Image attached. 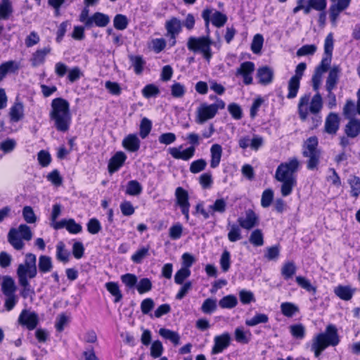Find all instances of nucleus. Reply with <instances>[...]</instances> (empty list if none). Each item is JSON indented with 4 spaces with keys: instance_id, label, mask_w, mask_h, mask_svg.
<instances>
[{
    "instance_id": "obj_51",
    "label": "nucleus",
    "mask_w": 360,
    "mask_h": 360,
    "mask_svg": "<svg viewBox=\"0 0 360 360\" xmlns=\"http://www.w3.org/2000/svg\"><path fill=\"white\" fill-rule=\"evenodd\" d=\"M151 129H152L151 121L146 117L143 118L141 120V124H140V129H139L140 136L143 139H146L150 134Z\"/></svg>"
},
{
    "instance_id": "obj_23",
    "label": "nucleus",
    "mask_w": 360,
    "mask_h": 360,
    "mask_svg": "<svg viewBox=\"0 0 360 360\" xmlns=\"http://www.w3.org/2000/svg\"><path fill=\"white\" fill-rule=\"evenodd\" d=\"M51 49L50 46L37 49L32 55V58L30 59L32 65L33 67H37L43 64L45 61L46 56L51 52Z\"/></svg>"
},
{
    "instance_id": "obj_61",
    "label": "nucleus",
    "mask_w": 360,
    "mask_h": 360,
    "mask_svg": "<svg viewBox=\"0 0 360 360\" xmlns=\"http://www.w3.org/2000/svg\"><path fill=\"white\" fill-rule=\"evenodd\" d=\"M290 332L291 335L297 339H302L305 335V328L301 324H294L290 326Z\"/></svg>"
},
{
    "instance_id": "obj_3",
    "label": "nucleus",
    "mask_w": 360,
    "mask_h": 360,
    "mask_svg": "<svg viewBox=\"0 0 360 360\" xmlns=\"http://www.w3.org/2000/svg\"><path fill=\"white\" fill-rule=\"evenodd\" d=\"M339 342L337 328L333 325H329L324 333L314 337L311 350L314 352L315 356L318 357L328 346H336Z\"/></svg>"
},
{
    "instance_id": "obj_2",
    "label": "nucleus",
    "mask_w": 360,
    "mask_h": 360,
    "mask_svg": "<svg viewBox=\"0 0 360 360\" xmlns=\"http://www.w3.org/2000/svg\"><path fill=\"white\" fill-rule=\"evenodd\" d=\"M50 117L54 121V125L58 131H67L71 123L69 103L62 98H54L51 102Z\"/></svg>"
},
{
    "instance_id": "obj_34",
    "label": "nucleus",
    "mask_w": 360,
    "mask_h": 360,
    "mask_svg": "<svg viewBox=\"0 0 360 360\" xmlns=\"http://www.w3.org/2000/svg\"><path fill=\"white\" fill-rule=\"evenodd\" d=\"M209 206L210 210H211L212 216L214 217L215 213L222 214L226 211L227 202L224 198H220L216 199L213 204Z\"/></svg>"
},
{
    "instance_id": "obj_10",
    "label": "nucleus",
    "mask_w": 360,
    "mask_h": 360,
    "mask_svg": "<svg viewBox=\"0 0 360 360\" xmlns=\"http://www.w3.org/2000/svg\"><path fill=\"white\" fill-rule=\"evenodd\" d=\"M300 162L296 158H292L288 161L278 165L276 170L275 179L277 181L296 180V172L300 167Z\"/></svg>"
},
{
    "instance_id": "obj_14",
    "label": "nucleus",
    "mask_w": 360,
    "mask_h": 360,
    "mask_svg": "<svg viewBox=\"0 0 360 360\" xmlns=\"http://www.w3.org/2000/svg\"><path fill=\"white\" fill-rule=\"evenodd\" d=\"M18 323L28 330H34L39 323L38 314L30 310L23 309L19 315Z\"/></svg>"
},
{
    "instance_id": "obj_43",
    "label": "nucleus",
    "mask_w": 360,
    "mask_h": 360,
    "mask_svg": "<svg viewBox=\"0 0 360 360\" xmlns=\"http://www.w3.org/2000/svg\"><path fill=\"white\" fill-rule=\"evenodd\" d=\"M347 182L351 188V195L357 198L360 195V178L357 176H351Z\"/></svg>"
},
{
    "instance_id": "obj_39",
    "label": "nucleus",
    "mask_w": 360,
    "mask_h": 360,
    "mask_svg": "<svg viewBox=\"0 0 360 360\" xmlns=\"http://www.w3.org/2000/svg\"><path fill=\"white\" fill-rule=\"evenodd\" d=\"M150 246H142L139 248L131 257V261L135 264L142 263L144 258L149 255Z\"/></svg>"
},
{
    "instance_id": "obj_45",
    "label": "nucleus",
    "mask_w": 360,
    "mask_h": 360,
    "mask_svg": "<svg viewBox=\"0 0 360 360\" xmlns=\"http://www.w3.org/2000/svg\"><path fill=\"white\" fill-rule=\"evenodd\" d=\"M238 304L237 297L233 295H229L222 297L219 305L222 309H232Z\"/></svg>"
},
{
    "instance_id": "obj_11",
    "label": "nucleus",
    "mask_w": 360,
    "mask_h": 360,
    "mask_svg": "<svg viewBox=\"0 0 360 360\" xmlns=\"http://www.w3.org/2000/svg\"><path fill=\"white\" fill-rule=\"evenodd\" d=\"M259 215L252 209L246 210L244 214L237 219V223L240 226L248 231L259 226Z\"/></svg>"
},
{
    "instance_id": "obj_5",
    "label": "nucleus",
    "mask_w": 360,
    "mask_h": 360,
    "mask_svg": "<svg viewBox=\"0 0 360 360\" xmlns=\"http://www.w3.org/2000/svg\"><path fill=\"white\" fill-rule=\"evenodd\" d=\"M213 41L209 36L190 37L187 41V48L193 53H201L203 58L210 62L212 57L211 46Z\"/></svg>"
},
{
    "instance_id": "obj_44",
    "label": "nucleus",
    "mask_w": 360,
    "mask_h": 360,
    "mask_svg": "<svg viewBox=\"0 0 360 360\" xmlns=\"http://www.w3.org/2000/svg\"><path fill=\"white\" fill-rule=\"evenodd\" d=\"M300 81L297 78L291 77L288 82V93L287 98L289 99L294 98L297 96L298 90L300 89Z\"/></svg>"
},
{
    "instance_id": "obj_56",
    "label": "nucleus",
    "mask_w": 360,
    "mask_h": 360,
    "mask_svg": "<svg viewBox=\"0 0 360 360\" xmlns=\"http://www.w3.org/2000/svg\"><path fill=\"white\" fill-rule=\"evenodd\" d=\"M166 44L164 38H155L151 40L150 47L155 53H159L165 49Z\"/></svg>"
},
{
    "instance_id": "obj_27",
    "label": "nucleus",
    "mask_w": 360,
    "mask_h": 360,
    "mask_svg": "<svg viewBox=\"0 0 360 360\" xmlns=\"http://www.w3.org/2000/svg\"><path fill=\"white\" fill-rule=\"evenodd\" d=\"M10 120L12 122H18L24 117V105L21 102L16 101L9 111Z\"/></svg>"
},
{
    "instance_id": "obj_37",
    "label": "nucleus",
    "mask_w": 360,
    "mask_h": 360,
    "mask_svg": "<svg viewBox=\"0 0 360 360\" xmlns=\"http://www.w3.org/2000/svg\"><path fill=\"white\" fill-rule=\"evenodd\" d=\"M297 267L292 261L286 262L283 264L281 269L282 276L285 280H289L296 273Z\"/></svg>"
},
{
    "instance_id": "obj_54",
    "label": "nucleus",
    "mask_w": 360,
    "mask_h": 360,
    "mask_svg": "<svg viewBox=\"0 0 360 360\" xmlns=\"http://www.w3.org/2000/svg\"><path fill=\"white\" fill-rule=\"evenodd\" d=\"M141 93L145 98H150L151 97L157 96L160 94V89L156 85L149 84L143 87Z\"/></svg>"
},
{
    "instance_id": "obj_33",
    "label": "nucleus",
    "mask_w": 360,
    "mask_h": 360,
    "mask_svg": "<svg viewBox=\"0 0 360 360\" xmlns=\"http://www.w3.org/2000/svg\"><path fill=\"white\" fill-rule=\"evenodd\" d=\"M335 294L343 300H349L352 299L354 290L347 285H338L334 290Z\"/></svg>"
},
{
    "instance_id": "obj_30",
    "label": "nucleus",
    "mask_w": 360,
    "mask_h": 360,
    "mask_svg": "<svg viewBox=\"0 0 360 360\" xmlns=\"http://www.w3.org/2000/svg\"><path fill=\"white\" fill-rule=\"evenodd\" d=\"M345 133L348 137H356L360 134V120L351 119L345 127Z\"/></svg>"
},
{
    "instance_id": "obj_46",
    "label": "nucleus",
    "mask_w": 360,
    "mask_h": 360,
    "mask_svg": "<svg viewBox=\"0 0 360 360\" xmlns=\"http://www.w3.org/2000/svg\"><path fill=\"white\" fill-rule=\"evenodd\" d=\"M281 310L285 316L292 317L299 311V308L295 304L286 302L281 304Z\"/></svg>"
},
{
    "instance_id": "obj_15",
    "label": "nucleus",
    "mask_w": 360,
    "mask_h": 360,
    "mask_svg": "<svg viewBox=\"0 0 360 360\" xmlns=\"http://www.w3.org/2000/svg\"><path fill=\"white\" fill-rule=\"evenodd\" d=\"M231 341V336L229 333H224L220 335H217L214 338V345L212 347V354H217L221 353L226 349Z\"/></svg>"
},
{
    "instance_id": "obj_20",
    "label": "nucleus",
    "mask_w": 360,
    "mask_h": 360,
    "mask_svg": "<svg viewBox=\"0 0 360 360\" xmlns=\"http://www.w3.org/2000/svg\"><path fill=\"white\" fill-rule=\"evenodd\" d=\"M257 77L259 83L262 85L271 84L274 79V70L268 66H262L257 69Z\"/></svg>"
},
{
    "instance_id": "obj_21",
    "label": "nucleus",
    "mask_w": 360,
    "mask_h": 360,
    "mask_svg": "<svg viewBox=\"0 0 360 360\" xmlns=\"http://www.w3.org/2000/svg\"><path fill=\"white\" fill-rule=\"evenodd\" d=\"M340 118L338 114L330 112L327 116L325 122V131L330 134H335L339 129Z\"/></svg>"
},
{
    "instance_id": "obj_36",
    "label": "nucleus",
    "mask_w": 360,
    "mask_h": 360,
    "mask_svg": "<svg viewBox=\"0 0 360 360\" xmlns=\"http://www.w3.org/2000/svg\"><path fill=\"white\" fill-rule=\"evenodd\" d=\"M38 268L41 274L50 272L53 269L51 258L46 255H41L39 257Z\"/></svg>"
},
{
    "instance_id": "obj_17",
    "label": "nucleus",
    "mask_w": 360,
    "mask_h": 360,
    "mask_svg": "<svg viewBox=\"0 0 360 360\" xmlns=\"http://www.w3.org/2000/svg\"><path fill=\"white\" fill-rule=\"evenodd\" d=\"M122 145L127 151L135 153L140 148L141 141L137 134H129L124 138Z\"/></svg>"
},
{
    "instance_id": "obj_13",
    "label": "nucleus",
    "mask_w": 360,
    "mask_h": 360,
    "mask_svg": "<svg viewBox=\"0 0 360 360\" xmlns=\"http://www.w3.org/2000/svg\"><path fill=\"white\" fill-rule=\"evenodd\" d=\"M202 18L205 20V25L207 27L210 21L211 20L213 25L217 27H221L227 21V17L219 11H214L212 13V11L210 9H205L202 13Z\"/></svg>"
},
{
    "instance_id": "obj_41",
    "label": "nucleus",
    "mask_w": 360,
    "mask_h": 360,
    "mask_svg": "<svg viewBox=\"0 0 360 360\" xmlns=\"http://www.w3.org/2000/svg\"><path fill=\"white\" fill-rule=\"evenodd\" d=\"M143 191L142 186L136 180H131L127 183L125 193L129 195H139Z\"/></svg>"
},
{
    "instance_id": "obj_1",
    "label": "nucleus",
    "mask_w": 360,
    "mask_h": 360,
    "mask_svg": "<svg viewBox=\"0 0 360 360\" xmlns=\"http://www.w3.org/2000/svg\"><path fill=\"white\" fill-rule=\"evenodd\" d=\"M323 108V99L320 92L316 93L312 98L310 94L301 96L298 103L297 110L301 120L305 121L309 115H314L312 118L314 127L319 126L322 121L320 112Z\"/></svg>"
},
{
    "instance_id": "obj_50",
    "label": "nucleus",
    "mask_w": 360,
    "mask_h": 360,
    "mask_svg": "<svg viewBox=\"0 0 360 360\" xmlns=\"http://www.w3.org/2000/svg\"><path fill=\"white\" fill-rule=\"evenodd\" d=\"M129 25L127 17L122 14H117L113 19V25L116 30H124Z\"/></svg>"
},
{
    "instance_id": "obj_53",
    "label": "nucleus",
    "mask_w": 360,
    "mask_h": 360,
    "mask_svg": "<svg viewBox=\"0 0 360 360\" xmlns=\"http://www.w3.org/2000/svg\"><path fill=\"white\" fill-rule=\"evenodd\" d=\"M186 92V86L180 82H175L171 86V94L174 98H182Z\"/></svg>"
},
{
    "instance_id": "obj_48",
    "label": "nucleus",
    "mask_w": 360,
    "mask_h": 360,
    "mask_svg": "<svg viewBox=\"0 0 360 360\" xmlns=\"http://www.w3.org/2000/svg\"><path fill=\"white\" fill-rule=\"evenodd\" d=\"M269 321V317L265 314L257 313L252 318L246 319L245 324L248 326H255L259 323H266Z\"/></svg>"
},
{
    "instance_id": "obj_8",
    "label": "nucleus",
    "mask_w": 360,
    "mask_h": 360,
    "mask_svg": "<svg viewBox=\"0 0 360 360\" xmlns=\"http://www.w3.org/2000/svg\"><path fill=\"white\" fill-rule=\"evenodd\" d=\"M32 238L30 228L26 224H20L17 229L12 228L8 233V241L17 250L24 248L22 240L29 241Z\"/></svg>"
},
{
    "instance_id": "obj_19",
    "label": "nucleus",
    "mask_w": 360,
    "mask_h": 360,
    "mask_svg": "<svg viewBox=\"0 0 360 360\" xmlns=\"http://www.w3.org/2000/svg\"><path fill=\"white\" fill-rule=\"evenodd\" d=\"M130 66L136 75H141L146 66V60L141 55L130 54L128 56Z\"/></svg>"
},
{
    "instance_id": "obj_12",
    "label": "nucleus",
    "mask_w": 360,
    "mask_h": 360,
    "mask_svg": "<svg viewBox=\"0 0 360 360\" xmlns=\"http://www.w3.org/2000/svg\"><path fill=\"white\" fill-rule=\"evenodd\" d=\"M255 70V65L253 62L245 61L242 63L236 69V76L241 77L244 84L250 85L252 84L253 82L252 75Z\"/></svg>"
},
{
    "instance_id": "obj_6",
    "label": "nucleus",
    "mask_w": 360,
    "mask_h": 360,
    "mask_svg": "<svg viewBox=\"0 0 360 360\" xmlns=\"http://www.w3.org/2000/svg\"><path fill=\"white\" fill-rule=\"evenodd\" d=\"M225 106L226 104L223 100H217V103L211 104L206 102L201 103L196 109L195 122L202 124L213 119L219 110L224 109Z\"/></svg>"
},
{
    "instance_id": "obj_58",
    "label": "nucleus",
    "mask_w": 360,
    "mask_h": 360,
    "mask_svg": "<svg viewBox=\"0 0 360 360\" xmlns=\"http://www.w3.org/2000/svg\"><path fill=\"white\" fill-rule=\"evenodd\" d=\"M207 162L204 159H198L193 161L189 167V170L193 174H198L206 168Z\"/></svg>"
},
{
    "instance_id": "obj_55",
    "label": "nucleus",
    "mask_w": 360,
    "mask_h": 360,
    "mask_svg": "<svg viewBox=\"0 0 360 360\" xmlns=\"http://www.w3.org/2000/svg\"><path fill=\"white\" fill-rule=\"evenodd\" d=\"M274 199V191L271 188L264 190L262 194L261 206L264 208L269 207Z\"/></svg>"
},
{
    "instance_id": "obj_31",
    "label": "nucleus",
    "mask_w": 360,
    "mask_h": 360,
    "mask_svg": "<svg viewBox=\"0 0 360 360\" xmlns=\"http://www.w3.org/2000/svg\"><path fill=\"white\" fill-rule=\"evenodd\" d=\"M110 17L105 13L96 12L91 16V27L94 24L99 27H104L110 22Z\"/></svg>"
},
{
    "instance_id": "obj_18",
    "label": "nucleus",
    "mask_w": 360,
    "mask_h": 360,
    "mask_svg": "<svg viewBox=\"0 0 360 360\" xmlns=\"http://www.w3.org/2000/svg\"><path fill=\"white\" fill-rule=\"evenodd\" d=\"M127 160L126 154L122 151H118L110 159L108 169L110 174L118 171Z\"/></svg>"
},
{
    "instance_id": "obj_40",
    "label": "nucleus",
    "mask_w": 360,
    "mask_h": 360,
    "mask_svg": "<svg viewBox=\"0 0 360 360\" xmlns=\"http://www.w3.org/2000/svg\"><path fill=\"white\" fill-rule=\"evenodd\" d=\"M105 286L107 290L115 297V302H119L122 299V294L117 283L108 282L105 284Z\"/></svg>"
},
{
    "instance_id": "obj_32",
    "label": "nucleus",
    "mask_w": 360,
    "mask_h": 360,
    "mask_svg": "<svg viewBox=\"0 0 360 360\" xmlns=\"http://www.w3.org/2000/svg\"><path fill=\"white\" fill-rule=\"evenodd\" d=\"M235 340L240 344H248L251 340V332L249 330H245L243 327H238L234 331Z\"/></svg>"
},
{
    "instance_id": "obj_25",
    "label": "nucleus",
    "mask_w": 360,
    "mask_h": 360,
    "mask_svg": "<svg viewBox=\"0 0 360 360\" xmlns=\"http://www.w3.org/2000/svg\"><path fill=\"white\" fill-rule=\"evenodd\" d=\"M165 27L167 31L166 34L179 35L182 30V24L179 18L172 17L165 22Z\"/></svg>"
},
{
    "instance_id": "obj_28",
    "label": "nucleus",
    "mask_w": 360,
    "mask_h": 360,
    "mask_svg": "<svg viewBox=\"0 0 360 360\" xmlns=\"http://www.w3.org/2000/svg\"><path fill=\"white\" fill-rule=\"evenodd\" d=\"M227 228L229 229L227 238L230 242L234 243L243 238L242 227L238 223H229Z\"/></svg>"
},
{
    "instance_id": "obj_9",
    "label": "nucleus",
    "mask_w": 360,
    "mask_h": 360,
    "mask_svg": "<svg viewBox=\"0 0 360 360\" xmlns=\"http://www.w3.org/2000/svg\"><path fill=\"white\" fill-rule=\"evenodd\" d=\"M318 139L315 136L309 137L303 146V156L308 158L307 167L309 170L317 168L319 162L321 153L317 148Z\"/></svg>"
},
{
    "instance_id": "obj_52",
    "label": "nucleus",
    "mask_w": 360,
    "mask_h": 360,
    "mask_svg": "<svg viewBox=\"0 0 360 360\" xmlns=\"http://www.w3.org/2000/svg\"><path fill=\"white\" fill-rule=\"evenodd\" d=\"M281 182V192L283 197L290 195L292 193L293 187L296 185V180L278 181Z\"/></svg>"
},
{
    "instance_id": "obj_22",
    "label": "nucleus",
    "mask_w": 360,
    "mask_h": 360,
    "mask_svg": "<svg viewBox=\"0 0 360 360\" xmlns=\"http://www.w3.org/2000/svg\"><path fill=\"white\" fill-rule=\"evenodd\" d=\"M340 71L339 66H333L330 68L326 82V91L333 90L336 87Z\"/></svg>"
},
{
    "instance_id": "obj_42",
    "label": "nucleus",
    "mask_w": 360,
    "mask_h": 360,
    "mask_svg": "<svg viewBox=\"0 0 360 360\" xmlns=\"http://www.w3.org/2000/svg\"><path fill=\"white\" fill-rule=\"evenodd\" d=\"M0 19L7 20L13 13V7L10 0H1Z\"/></svg>"
},
{
    "instance_id": "obj_60",
    "label": "nucleus",
    "mask_w": 360,
    "mask_h": 360,
    "mask_svg": "<svg viewBox=\"0 0 360 360\" xmlns=\"http://www.w3.org/2000/svg\"><path fill=\"white\" fill-rule=\"evenodd\" d=\"M69 252L65 249V244L59 242L56 245V257L58 260L67 262L69 259Z\"/></svg>"
},
{
    "instance_id": "obj_26",
    "label": "nucleus",
    "mask_w": 360,
    "mask_h": 360,
    "mask_svg": "<svg viewBox=\"0 0 360 360\" xmlns=\"http://www.w3.org/2000/svg\"><path fill=\"white\" fill-rule=\"evenodd\" d=\"M176 205L180 209L190 207L189 196L187 191L182 187H177L175 190Z\"/></svg>"
},
{
    "instance_id": "obj_38",
    "label": "nucleus",
    "mask_w": 360,
    "mask_h": 360,
    "mask_svg": "<svg viewBox=\"0 0 360 360\" xmlns=\"http://www.w3.org/2000/svg\"><path fill=\"white\" fill-rule=\"evenodd\" d=\"M1 289L4 295L15 294L16 287L15 285L14 280L8 276H6L3 278L1 283Z\"/></svg>"
},
{
    "instance_id": "obj_64",
    "label": "nucleus",
    "mask_w": 360,
    "mask_h": 360,
    "mask_svg": "<svg viewBox=\"0 0 360 360\" xmlns=\"http://www.w3.org/2000/svg\"><path fill=\"white\" fill-rule=\"evenodd\" d=\"M182 233L183 226L179 222L173 224L169 229V236L172 240L179 239L182 236Z\"/></svg>"
},
{
    "instance_id": "obj_16",
    "label": "nucleus",
    "mask_w": 360,
    "mask_h": 360,
    "mask_svg": "<svg viewBox=\"0 0 360 360\" xmlns=\"http://www.w3.org/2000/svg\"><path fill=\"white\" fill-rule=\"evenodd\" d=\"M335 4L330 8V18L333 22H335L340 13L345 10L350 4L351 0H330Z\"/></svg>"
},
{
    "instance_id": "obj_24",
    "label": "nucleus",
    "mask_w": 360,
    "mask_h": 360,
    "mask_svg": "<svg viewBox=\"0 0 360 360\" xmlns=\"http://www.w3.org/2000/svg\"><path fill=\"white\" fill-rule=\"evenodd\" d=\"M223 149L221 145L218 143L213 144L210 148V167L217 168L221 162Z\"/></svg>"
},
{
    "instance_id": "obj_59",
    "label": "nucleus",
    "mask_w": 360,
    "mask_h": 360,
    "mask_svg": "<svg viewBox=\"0 0 360 360\" xmlns=\"http://www.w3.org/2000/svg\"><path fill=\"white\" fill-rule=\"evenodd\" d=\"M190 269L181 268L179 269L174 275V282L176 284H183L184 281L191 276Z\"/></svg>"
},
{
    "instance_id": "obj_4",
    "label": "nucleus",
    "mask_w": 360,
    "mask_h": 360,
    "mask_svg": "<svg viewBox=\"0 0 360 360\" xmlns=\"http://www.w3.org/2000/svg\"><path fill=\"white\" fill-rule=\"evenodd\" d=\"M186 139L191 145L189 147L181 150L183 146L170 147L167 151L169 154L176 160L188 161L195 155L196 147L200 143L201 137L199 134L192 132L187 134Z\"/></svg>"
},
{
    "instance_id": "obj_63",
    "label": "nucleus",
    "mask_w": 360,
    "mask_h": 360,
    "mask_svg": "<svg viewBox=\"0 0 360 360\" xmlns=\"http://www.w3.org/2000/svg\"><path fill=\"white\" fill-rule=\"evenodd\" d=\"M217 309V302L215 300L207 298L206 299L202 306L201 310L203 313L210 314L214 312Z\"/></svg>"
},
{
    "instance_id": "obj_7",
    "label": "nucleus",
    "mask_w": 360,
    "mask_h": 360,
    "mask_svg": "<svg viewBox=\"0 0 360 360\" xmlns=\"http://www.w3.org/2000/svg\"><path fill=\"white\" fill-rule=\"evenodd\" d=\"M37 257L32 253L25 255V261L17 268L16 274L18 282L29 281L37 274Z\"/></svg>"
},
{
    "instance_id": "obj_35",
    "label": "nucleus",
    "mask_w": 360,
    "mask_h": 360,
    "mask_svg": "<svg viewBox=\"0 0 360 360\" xmlns=\"http://www.w3.org/2000/svg\"><path fill=\"white\" fill-rule=\"evenodd\" d=\"M159 334L165 340L172 342L174 345H178L180 343V336L175 331L162 328L159 330Z\"/></svg>"
},
{
    "instance_id": "obj_47",
    "label": "nucleus",
    "mask_w": 360,
    "mask_h": 360,
    "mask_svg": "<svg viewBox=\"0 0 360 360\" xmlns=\"http://www.w3.org/2000/svg\"><path fill=\"white\" fill-rule=\"evenodd\" d=\"M249 241L254 246H262L264 245V235L262 230L257 229L252 231Z\"/></svg>"
},
{
    "instance_id": "obj_29",
    "label": "nucleus",
    "mask_w": 360,
    "mask_h": 360,
    "mask_svg": "<svg viewBox=\"0 0 360 360\" xmlns=\"http://www.w3.org/2000/svg\"><path fill=\"white\" fill-rule=\"evenodd\" d=\"M20 68V64L15 60H8L0 65V82L8 73L16 72Z\"/></svg>"
},
{
    "instance_id": "obj_62",
    "label": "nucleus",
    "mask_w": 360,
    "mask_h": 360,
    "mask_svg": "<svg viewBox=\"0 0 360 360\" xmlns=\"http://www.w3.org/2000/svg\"><path fill=\"white\" fill-rule=\"evenodd\" d=\"M264 43L263 36L260 34H257L254 36L252 44L251 50L254 53H259Z\"/></svg>"
},
{
    "instance_id": "obj_57",
    "label": "nucleus",
    "mask_w": 360,
    "mask_h": 360,
    "mask_svg": "<svg viewBox=\"0 0 360 360\" xmlns=\"http://www.w3.org/2000/svg\"><path fill=\"white\" fill-rule=\"evenodd\" d=\"M152 282L148 278H141L136 283V289L139 294H143L149 292L152 289Z\"/></svg>"
},
{
    "instance_id": "obj_49",
    "label": "nucleus",
    "mask_w": 360,
    "mask_h": 360,
    "mask_svg": "<svg viewBox=\"0 0 360 360\" xmlns=\"http://www.w3.org/2000/svg\"><path fill=\"white\" fill-rule=\"evenodd\" d=\"M296 283L297 285L302 288L304 289L309 292H313L315 294L316 292V288L314 286L309 280L307 279L305 277L298 276L295 278Z\"/></svg>"
}]
</instances>
